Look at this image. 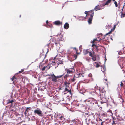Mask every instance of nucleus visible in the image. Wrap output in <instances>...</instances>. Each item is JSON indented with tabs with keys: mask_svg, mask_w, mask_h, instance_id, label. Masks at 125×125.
Masks as SVG:
<instances>
[{
	"mask_svg": "<svg viewBox=\"0 0 125 125\" xmlns=\"http://www.w3.org/2000/svg\"><path fill=\"white\" fill-rule=\"evenodd\" d=\"M100 91L99 93L100 96L101 102V103H105L107 101L106 91L103 88Z\"/></svg>",
	"mask_w": 125,
	"mask_h": 125,
	"instance_id": "obj_1",
	"label": "nucleus"
},
{
	"mask_svg": "<svg viewBox=\"0 0 125 125\" xmlns=\"http://www.w3.org/2000/svg\"><path fill=\"white\" fill-rule=\"evenodd\" d=\"M101 40V38H98V39L97 38H96L93 39L92 42V47H93L95 51L97 52L99 51L101 49L100 46H97L95 44L100 41Z\"/></svg>",
	"mask_w": 125,
	"mask_h": 125,
	"instance_id": "obj_2",
	"label": "nucleus"
},
{
	"mask_svg": "<svg viewBox=\"0 0 125 125\" xmlns=\"http://www.w3.org/2000/svg\"><path fill=\"white\" fill-rule=\"evenodd\" d=\"M64 85L66 87L64 90V92L67 91L68 92H69L70 94H71V90L69 86L70 84V83L66 81L64 82Z\"/></svg>",
	"mask_w": 125,
	"mask_h": 125,
	"instance_id": "obj_3",
	"label": "nucleus"
},
{
	"mask_svg": "<svg viewBox=\"0 0 125 125\" xmlns=\"http://www.w3.org/2000/svg\"><path fill=\"white\" fill-rule=\"evenodd\" d=\"M63 61L61 58L56 59L55 57L53 59V60L52 61V62L54 63H55L56 64H57L58 65L60 64H62L63 63Z\"/></svg>",
	"mask_w": 125,
	"mask_h": 125,
	"instance_id": "obj_4",
	"label": "nucleus"
},
{
	"mask_svg": "<svg viewBox=\"0 0 125 125\" xmlns=\"http://www.w3.org/2000/svg\"><path fill=\"white\" fill-rule=\"evenodd\" d=\"M89 55L92 57V59L94 61L96 60V55L95 54V52L93 51L89 52Z\"/></svg>",
	"mask_w": 125,
	"mask_h": 125,
	"instance_id": "obj_5",
	"label": "nucleus"
},
{
	"mask_svg": "<svg viewBox=\"0 0 125 125\" xmlns=\"http://www.w3.org/2000/svg\"><path fill=\"white\" fill-rule=\"evenodd\" d=\"M34 113L35 114H37L40 116L42 117L43 116V114L42 111L40 109H39L38 108L34 110Z\"/></svg>",
	"mask_w": 125,
	"mask_h": 125,
	"instance_id": "obj_6",
	"label": "nucleus"
},
{
	"mask_svg": "<svg viewBox=\"0 0 125 125\" xmlns=\"http://www.w3.org/2000/svg\"><path fill=\"white\" fill-rule=\"evenodd\" d=\"M48 75L50 76V77L53 81L56 82L57 81L58 78L57 76H56L54 74Z\"/></svg>",
	"mask_w": 125,
	"mask_h": 125,
	"instance_id": "obj_7",
	"label": "nucleus"
},
{
	"mask_svg": "<svg viewBox=\"0 0 125 125\" xmlns=\"http://www.w3.org/2000/svg\"><path fill=\"white\" fill-rule=\"evenodd\" d=\"M74 70L73 67L66 68L65 69V71L67 72V74H72L73 73V70Z\"/></svg>",
	"mask_w": 125,
	"mask_h": 125,
	"instance_id": "obj_8",
	"label": "nucleus"
},
{
	"mask_svg": "<svg viewBox=\"0 0 125 125\" xmlns=\"http://www.w3.org/2000/svg\"><path fill=\"white\" fill-rule=\"evenodd\" d=\"M102 89V88H100L99 87H98L97 86H95L94 88V89L95 90L94 91L95 92H93V93H95L96 94H98V93L100 92L101 90Z\"/></svg>",
	"mask_w": 125,
	"mask_h": 125,
	"instance_id": "obj_9",
	"label": "nucleus"
},
{
	"mask_svg": "<svg viewBox=\"0 0 125 125\" xmlns=\"http://www.w3.org/2000/svg\"><path fill=\"white\" fill-rule=\"evenodd\" d=\"M50 64H48L47 66H44L42 68V71H44L45 70H48L50 69Z\"/></svg>",
	"mask_w": 125,
	"mask_h": 125,
	"instance_id": "obj_10",
	"label": "nucleus"
},
{
	"mask_svg": "<svg viewBox=\"0 0 125 125\" xmlns=\"http://www.w3.org/2000/svg\"><path fill=\"white\" fill-rule=\"evenodd\" d=\"M54 24L57 25H61L62 22H61L59 20L53 22Z\"/></svg>",
	"mask_w": 125,
	"mask_h": 125,
	"instance_id": "obj_11",
	"label": "nucleus"
},
{
	"mask_svg": "<svg viewBox=\"0 0 125 125\" xmlns=\"http://www.w3.org/2000/svg\"><path fill=\"white\" fill-rule=\"evenodd\" d=\"M101 5H98L95 6V8H94V10L95 11H97L99 10L100 9H102L101 8Z\"/></svg>",
	"mask_w": 125,
	"mask_h": 125,
	"instance_id": "obj_12",
	"label": "nucleus"
},
{
	"mask_svg": "<svg viewBox=\"0 0 125 125\" xmlns=\"http://www.w3.org/2000/svg\"><path fill=\"white\" fill-rule=\"evenodd\" d=\"M94 10H93L88 12V15L90 16V17H93L94 14Z\"/></svg>",
	"mask_w": 125,
	"mask_h": 125,
	"instance_id": "obj_13",
	"label": "nucleus"
},
{
	"mask_svg": "<svg viewBox=\"0 0 125 125\" xmlns=\"http://www.w3.org/2000/svg\"><path fill=\"white\" fill-rule=\"evenodd\" d=\"M55 121L57 122V123H56L55 124L57 125H61V122H62V121H61L59 119H56L55 120Z\"/></svg>",
	"mask_w": 125,
	"mask_h": 125,
	"instance_id": "obj_14",
	"label": "nucleus"
},
{
	"mask_svg": "<svg viewBox=\"0 0 125 125\" xmlns=\"http://www.w3.org/2000/svg\"><path fill=\"white\" fill-rule=\"evenodd\" d=\"M89 50L88 49H84L83 50V54L86 55L88 53H89Z\"/></svg>",
	"mask_w": 125,
	"mask_h": 125,
	"instance_id": "obj_15",
	"label": "nucleus"
},
{
	"mask_svg": "<svg viewBox=\"0 0 125 125\" xmlns=\"http://www.w3.org/2000/svg\"><path fill=\"white\" fill-rule=\"evenodd\" d=\"M53 41L55 44L57 45V44L59 43V42L58 41H57L55 38H53Z\"/></svg>",
	"mask_w": 125,
	"mask_h": 125,
	"instance_id": "obj_16",
	"label": "nucleus"
},
{
	"mask_svg": "<svg viewBox=\"0 0 125 125\" xmlns=\"http://www.w3.org/2000/svg\"><path fill=\"white\" fill-rule=\"evenodd\" d=\"M69 27V24L67 23H66L64 24V27L65 29H68Z\"/></svg>",
	"mask_w": 125,
	"mask_h": 125,
	"instance_id": "obj_17",
	"label": "nucleus"
},
{
	"mask_svg": "<svg viewBox=\"0 0 125 125\" xmlns=\"http://www.w3.org/2000/svg\"><path fill=\"white\" fill-rule=\"evenodd\" d=\"M112 1V0H108L103 5V6H104L105 5H108Z\"/></svg>",
	"mask_w": 125,
	"mask_h": 125,
	"instance_id": "obj_18",
	"label": "nucleus"
},
{
	"mask_svg": "<svg viewBox=\"0 0 125 125\" xmlns=\"http://www.w3.org/2000/svg\"><path fill=\"white\" fill-rule=\"evenodd\" d=\"M30 110L31 108L30 107H27L24 113V114L26 115L27 113V112L29 111Z\"/></svg>",
	"mask_w": 125,
	"mask_h": 125,
	"instance_id": "obj_19",
	"label": "nucleus"
},
{
	"mask_svg": "<svg viewBox=\"0 0 125 125\" xmlns=\"http://www.w3.org/2000/svg\"><path fill=\"white\" fill-rule=\"evenodd\" d=\"M93 19V17H90L89 18L88 20V22L89 24H90L92 23V20Z\"/></svg>",
	"mask_w": 125,
	"mask_h": 125,
	"instance_id": "obj_20",
	"label": "nucleus"
},
{
	"mask_svg": "<svg viewBox=\"0 0 125 125\" xmlns=\"http://www.w3.org/2000/svg\"><path fill=\"white\" fill-rule=\"evenodd\" d=\"M81 75H82V74L78 73H76V76H75V77H76L77 78L81 76Z\"/></svg>",
	"mask_w": 125,
	"mask_h": 125,
	"instance_id": "obj_21",
	"label": "nucleus"
},
{
	"mask_svg": "<svg viewBox=\"0 0 125 125\" xmlns=\"http://www.w3.org/2000/svg\"><path fill=\"white\" fill-rule=\"evenodd\" d=\"M94 65L95 66H96V68H98L100 66V65L97 62H94Z\"/></svg>",
	"mask_w": 125,
	"mask_h": 125,
	"instance_id": "obj_22",
	"label": "nucleus"
},
{
	"mask_svg": "<svg viewBox=\"0 0 125 125\" xmlns=\"http://www.w3.org/2000/svg\"><path fill=\"white\" fill-rule=\"evenodd\" d=\"M16 79H17V80H16V81L14 80V81L13 82V83H14V84L16 83H18L19 81L20 80V79L18 77L17 78H16Z\"/></svg>",
	"mask_w": 125,
	"mask_h": 125,
	"instance_id": "obj_23",
	"label": "nucleus"
},
{
	"mask_svg": "<svg viewBox=\"0 0 125 125\" xmlns=\"http://www.w3.org/2000/svg\"><path fill=\"white\" fill-rule=\"evenodd\" d=\"M42 117H43L42 118V119L44 120L45 119H46L48 117V115H43V116Z\"/></svg>",
	"mask_w": 125,
	"mask_h": 125,
	"instance_id": "obj_24",
	"label": "nucleus"
},
{
	"mask_svg": "<svg viewBox=\"0 0 125 125\" xmlns=\"http://www.w3.org/2000/svg\"><path fill=\"white\" fill-rule=\"evenodd\" d=\"M58 118H59L58 119H59V120H63L64 118V117L63 116H58Z\"/></svg>",
	"mask_w": 125,
	"mask_h": 125,
	"instance_id": "obj_25",
	"label": "nucleus"
},
{
	"mask_svg": "<svg viewBox=\"0 0 125 125\" xmlns=\"http://www.w3.org/2000/svg\"><path fill=\"white\" fill-rule=\"evenodd\" d=\"M125 59V58H121L119 59V62H122L124 61V60Z\"/></svg>",
	"mask_w": 125,
	"mask_h": 125,
	"instance_id": "obj_26",
	"label": "nucleus"
},
{
	"mask_svg": "<svg viewBox=\"0 0 125 125\" xmlns=\"http://www.w3.org/2000/svg\"><path fill=\"white\" fill-rule=\"evenodd\" d=\"M69 74H67H67L65 76H64V79H66L67 80V77H69L70 76V75H69Z\"/></svg>",
	"mask_w": 125,
	"mask_h": 125,
	"instance_id": "obj_27",
	"label": "nucleus"
},
{
	"mask_svg": "<svg viewBox=\"0 0 125 125\" xmlns=\"http://www.w3.org/2000/svg\"><path fill=\"white\" fill-rule=\"evenodd\" d=\"M60 37V40L61 41H63V37L62 35H60L59 36Z\"/></svg>",
	"mask_w": 125,
	"mask_h": 125,
	"instance_id": "obj_28",
	"label": "nucleus"
},
{
	"mask_svg": "<svg viewBox=\"0 0 125 125\" xmlns=\"http://www.w3.org/2000/svg\"><path fill=\"white\" fill-rule=\"evenodd\" d=\"M11 80L12 81H14V80L16 81L17 80V79H16V78L15 77V76H13L12 78H11Z\"/></svg>",
	"mask_w": 125,
	"mask_h": 125,
	"instance_id": "obj_29",
	"label": "nucleus"
},
{
	"mask_svg": "<svg viewBox=\"0 0 125 125\" xmlns=\"http://www.w3.org/2000/svg\"><path fill=\"white\" fill-rule=\"evenodd\" d=\"M73 58H74V59H73V60H76L77 57V55L76 54H74L73 55Z\"/></svg>",
	"mask_w": 125,
	"mask_h": 125,
	"instance_id": "obj_30",
	"label": "nucleus"
},
{
	"mask_svg": "<svg viewBox=\"0 0 125 125\" xmlns=\"http://www.w3.org/2000/svg\"><path fill=\"white\" fill-rule=\"evenodd\" d=\"M8 102L7 104H8L9 103H11L12 104V102H13V100H12L10 101V100H7Z\"/></svg>",
	"mask_w": 125,
	"mask_h": 125,
	"instance_id": "obj_31",
	"label": "nucleus"
},
{
	"mask_svg": "<svg viewBox=\"0 0 125 125\" xmlns=\"http://www.w3.org/2000/svg\"><path fill=\"white\" fill-rule=\"evenodd\" d=\"M76 51V53L77 54H79V53L78 52V50H77L76 48H73Z\"/></svg>",
	"mask_w": 125,
	"mask_h": 125,
	"instance_id": "obj_32",
	"label": "nucleus"
},
{
	"mask_svg": "<svg viewBox=\"0 0 125 125\" xmlns=\"http://www.w3.org/2000/svg\"><path fill=\"white\" fill-rule=\"evenodd\" d=\"M86 60L88 62H89L91 60V59L89 57H87L86 58Z\"/></svg>",
	"mask_w": 125,
	"mask_h": 125,
	"instance_id": "obj_33",
	"label": "nucleus"
},
{
	"mask_svg": "<svg viewBox=\"0 0 125 125\" xmlns=\"http://www.w3.org/2000/svg\"><path fill=\"white\" fill-rule=\"evenodd\" d=\"M101 125H106V123H105V122L104 121H103V122H101Z\"/></svg>",
	"mask_w": 125,
	"mask_h": 125,
	"instance_id": "obj_34",
	"label": "nucleus"
},
{
	"mask_svg": "<svg viewBox=\"0 0 125 125\" xmlns=\"http://www.w3.org/2000/svg\"><path fill=\"white\" fill-rule=\"evenodd\" d=\"M125 14L123 13L122 12H121V16L122 18L124 16Z\"/></svg>",
	"mask_w": 125,
	"mask_h": 125,
	"instance_id": "obj_35",
	"label": "nucleus"
},
{
	"mask_svg": "<svg viewBox=\"0 0 125 125\" xmlns=\"http://www.w3.org/2000/svg\"><path fill=\"white\" fill-rule=\"evenodd\" d=\"M114 4H115V6L116 7H118V4L117 3V2L116 1H115L114 2Z\"/></svg>",
	"mask_w": 125,
	"mask_h": 125,
	"instance_id": "obj_36",
	"label": "nucleus"
},
{
	"mask_svg": "<svg viewBox=\"0 0 125 125\" xmlns=\"http://www.w3.org/2000/svg\"><path fill=\"white\" fill-rule=\"evenodd\" d=\"M94 100H93V101L94 102L95 104H97V101L96 100H95L94 99H93Z\"/></svg>",
	"mask_w": 125,
	"mask_h": 125,
	"instance_id": "obj_37",
	"label": "nucleus"
},
{
	"mask_svg": "<svg viewBox=\"0 0 125 125\" xmlns=\"http://www.w3.org/2000/svg\"><path fill=\"white\" fill-rule=\"evenodd\" d=\"M75 80L74 77H73V78L71 79V81L72 82H74L75 81Z\"/></svg>",
	"mask_w": 125,
	"mask_h": 125,
	"instance_id": "obj_38",
	"label": "nucleus"
},
{
	"mask_svg": "<svg viewBox=\"0 0 125 125\" xmlns=\"http://www.w3.org/2000/svg\"><path fill=\"white\" fill-rule=\"evenodd\" d=\"M122 52L121 51H120L119 52H118V54L119 55H121L122 54Z\"/></svg>",
	"mask_w": 125,
	"mask_h": 125,
	"instance_id": "obj_39",
	"label": "nucleus"
},
{
	"mask_svg": "<svg viewBox=\"0 0 125 125\" xmlns=\"http://www.w3.org/2000/svg\"><path fill=\"white\" fill-rule=\"evenodd\" d=\"M24 69H21L20 71H19V73H21L22 72H23L24 71Z\"/></svg>",
	"mask_w": 125,
	"mask_h": 125,
	"instance_id": "obj_40",
	"label": "nucleus"
},
{
	"mask_svg": "<svg viewBox=\"0 0 125 125\" xmlns=\"http://www.w3.org/2000/svg\"><path fill=\"white\" fill-rule=\"evenodd\" d=\"M123 83H122V82H121V84H120V86L121 87H122L123 85Z\"/></svg>",
	"mask_w": 125,
	"mask_h": 125,
	"instance_id": "obj_41",
	"label": "nucleus"
},
{
	"mask_svg": "<svg viewBox=\"0 0 125 125\" xmlns=\"http://www.w3.org/2000/svg\"><path fill=\"white\" fill-rule=\"evenodd\" d=\"M92 76V74L91 73L89 74L88 75V76L89 77H91Z\"/></svg>",
	"mask_w": 125,
	"mask_h": 125,
	"instance_id": "obj_42",
	"label": "nucleus"
},
{
	"mask_svg": "<svg viewBox=\"0 0 125 125\" xmlns=\"http://www.w3.org/2000/svg\"><path fill=\"white\" fill-rule=\"evenodd\" d=\"M63 76V75H61L59 76H57L58 78H61V77H62V76Z\"/></svg>",
	"mask_w": 125,
	"mask_h": 125,
	"instance_id": "obj_43",
	"label": "nucleus"
},
{
	"mask_svg": "<svg viewBox=\"0 0 125 125\" xmlns=\"http://www.w3.org/2000/svg\"><path fill=\"white\" fill-rule=\"evenodd\" d=\"M85 14H88V12L85 11Z\"/></svg>",
	"mask_w": 125,
	"mask_h": 125,
	"instance_id": "obj_44",
	"label": "nucleus"
},
{
	"mask_svg": "<svg viewBox=\"0 0 125 125\" xmlns=\"http://www.w3.org/2000/svg\"><path fill=\"white\" fill-rule=\"evenodd\" d=\"M99 121H101V122H103L102 120L101 119H100V118H99Z\"/></svg>",
	"mask_w": 125,
	"mask_h": 125,
	"instance_id": "obj_45",
	"label": "nucleus"
},
{
	"mask_svg": "<svg viewBox=\"0 0 125 125\" xmlns=\"http://www.w3.org/2000/svg\"><path fill=\"white\" fill-rule=\"evenodd\" d=\"M112 33V31H110L108 33V34H110L111 33Z\"/></svg>",
	"mask_w": 125,
	"mask_h": 125,
	"instance_id": "obj_46",
	"label": "nucleus"
},
{
	"mask_svg": "<svg viewBox=\"0 0 125 125\" xmlns=\"http://www.w3.org/2000/svg\"><path fill=\"white\" fill-rule=\"evenodd\" d=\"M46 23L47 24H48V20L46 21Z\"/></svg>",
	"mask_w": 125,
	"mask_h": 125,
	"instance_id": "obj_47",
	"label": "nucleus"
},
{
	"mask_svg": "<svg viewBox=\"0 0 125 125\" xmlns=\"http://www.w3.org/2000/svg\"><path fill=\"white\" fill-rule=\"evenodd\" d=\"M49 25L50 26V27H51L52 26V25L51 24L50 25Z\"/></svg>",
	"mask_w": 125,
	"mask_h": 125,
	"instance_id": "obj_48",
	"label": "nucleus"
},
{
	"mask_svg": "<svg viewBox=\"0 0 125 125\" xmlns=\"http://www.w3.org/2000/svg\"><path fill=\"white\" fill-rule=\"evenodd\" d=\"M116 27V26L115 25L114 27V29H115V28Z\"/></svg>",
	"mask_w": 125,
	"mask_h": 125,
	"instance_id": "obj_49",
	"label": "nucleus"
},
{
	"mask_svg": "<svg viewBox=\"0 0 125 125\" xmlns=\"http://www.w3.org/2000/svg\"><path fill=\"white\" fill-rule=\"evenodd\" d=\"M104 80H105L106 81H107V79H104Z\"/></svg>",
	"mask_w": 125,
	"mask_h": 125,
	"instance_id": "obj_50",
	"label": "nucleus"
},
{
	"mask_svg": "<svg viewBox=\"0 0 125 125\" xmlns=\"http://www.w3.org/2000/svg\"><path fill=\"white\" fill-rule=\"evenodd\" d=\"M81 76H82V77H84V76L82 74V75H81Z\"/></svg>",
	"mask_w": 125,
	"mask_h": 125,
	"instance_id": "obj_51",
	"label": "nucleus"
},
{
	"mask_svg": "<svg viewBox=\"0 0 125 125\" xmlns=\"http://www.w3.org/2000/svg\"><path fill=\"white\" fill-rule=\"evenodd\" d=\"M21 17V15H20V16H19V17Z\"/></svg>",
	"mask_w": 125,
	"mask_h": 125,
	"instance_id": "obj_52",
	"label": "nucleus"
},
{
	"mask_svg": "<svg viewBox=\"0 0 125 125\" xmlns=\"http://www.w3.org/2000/svg\"><path fill=\"white\" fill-rule=\"evenodd\" d=\"M93 124H94V125H96V124L95 123H93Z\"/></svg>",
	"mask_w": 125,
	"mask_h": 125,
	"instance_id": "obj_53",
	"label": "nucleus"
},
{
	"mask_svg": "<svg viewBox=\"0 0 125 125\" xmlns=\"http://www.w3.org/2000/svg\"><path fill=\"white\" fill-rule=\"evenodd\" d=\"M87 101V100H85L84 101V102H85V101Z\"/></svg>",
	"mask_w": 125,
	"mask_h": 125,
	"instance_id": "obj_54",
	"label": "nucleus"
},
{
	"mask_svg": "<svg viewBox=\"0 0 125 125\" xmlns=\"http://www.w3.org/2000/svg\"><path fill=\"white\" fill-rule=\"evenodd\" d=\"M115 0H113V1H115Z\"/></svg>",
	"mask_w": 125,
	"mask_h": 125,
	"instance_id": "obj_55",
	"label": "nucleus"
},
{
	"mask_svg": "<svg viewBox=\"0 0 125 125\" xmlns=\"http://www.w3.org/2000/svg\"><path fill=\"white\" fill-rule=\"evenodd\" d=\"M48 52V51H47V53Z\"/></svg>",
	"mask_w": 125,
	"mask_h": 125,
	"instance_id": "obj_56",
	"label": "nucleus"
}]
</instances>
